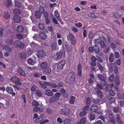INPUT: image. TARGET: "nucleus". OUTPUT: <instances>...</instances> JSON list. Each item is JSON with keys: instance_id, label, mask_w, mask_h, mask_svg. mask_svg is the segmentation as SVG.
<instances>
[{"instance_id": "obj_1", "label": "nucleus", "mask_w": 124, "mask_h": 124, "mask_svg": "<svg viewBox=\"0 0 124 124\" xmlns=\"http://www.w3.org/2000/svg\"><path fill=\"white\" fill-rule=\"evenodd\" d=\"M75 78V75L73 72H70L67 76L66 81L67 83L71 84L74 81Z\"/></svg>"}, {"instance_id": "obj_2", "label": "nucleus", "mask_w": 124, "mask_h": 124, "mask_svg": "<svg viewBox=\"0 0 124 124\" xmlns=\"http://www.w3.org/2000/svg\"><path fill=\"white\" fill-rule=\"evenodd\" d=\"M61 96V94L59 93H57L55 94V96H52L49 99V101L50 103L54 102L58 100L59 97Z\"/></svg>"}, {"instance_id": "obj_3", "label": "nucleus", "mask_w": 124, "mask_h": 124, "mask_svg": "<svg viewBox=\"0 0 124 124\" xmlns=\"http://www.w3.org/2000/svg\"><path fill=\"white\" fill-rule=\"evenodd\" d=\"M36 55L38 58H44L46 55L45 51L42 49L38 50Z\"/></svg>"}, {"instance_id": "obj_4", "label": "nucleus", "mask_w": 124, "mask_h": 124, "mask_svg": "<svg viewBox=\"0 0 124 124\" xmlns=\"http://www.w3.org/2000/svg\"><path fill=\"white\" fill-rule=\"evenodd\" d=\"M14 46L17 48L20 47L23 49L24 47V45L23 43L20 40H17L15 41L14 43Z\"/></svg>"}, {"instance_id": "obj_5", "label": "nucleus", "mask_w": 124, "mask_h": 124, "mask_svg": "<svg viewBox=\"0 0 124 124\" xmlns=\"http://www.w3.org/2000/svg\"><path fill=\"white\" fill-rule=\"evenodd\" d=\"M67 40L71 41V44L73 45L75 43V38L74 36L71 33H69L67 35Z\"/></svg>"}, {"instance_id": "obj_6", "label": "nucleus", "mask_w": 124, "mask_h": 124, "mask_svg": "<svg viewBox=\"0 0 124 124\" xmlns=\"http://www.w3.org/2000/svg\"><path fill=\"white\" fill-rule=\"evenodd\" d=\"M66 63V62L65 60H62L58 63L57 68L59 70L62 69Z\"/></svg>"}, {"instance_id": "obj_7", "label": "nucleus", "mask_w": 124, "mask_h": 124, "mask_svg": "<svg viewBox=\"0 0 124 124\" xmlns=\"http://www.w3.org/2000/svg\"><path fill=\"white\" fill-rule=\"evenodd\" d=\"M60 113L63 116H66L68 115L69 114L70 110L68 108H65L61 110Z\"/></svg>"}, {"instance_id": "obj_8", "label": "nucleus", "mask_w": 124, "mask_h": 124, "mask_svg": "<svg viewBox=\"0 0 124 124\" xmlns=\"http://www.w3.org/2000/svg\"><path fill=\"white\" fill-rule=\"evenodd\" d=\"M63 54V51H62L61 50L57 52L56 57L54 58V60L56 61H57L59 60L60 59L62 58Z\"/></svg>"}, {"instance_id": "obj_9", "label": "nucleus", "mask_w": 124, "mask_h": 124, "mask_svg": "<svg viewBox=\"0 0 124 124\" xmlns=\"http://www.w3.org/2000/svg\"><path fill=\"white\" fill-rule=\"evenodd\" d=\"M51 48L52 50H55L57 48V44L56 42L54 41L52 43L51 45Z\"/></svg>"}, {"instance_id": "obj_10", "label": "nucleus", "mask_w": 124, "mask_h": 124, "mask_svg": "<svg viewBox=\"0 0 124 124\" xmlns=\"http://www.w3.org/2000/svg\"><path fill=\"white\" fill-rule=\"evenodd\" d=\"M40 38L43 40H45L46 38V36L44 32H41L39 34Z\"/></svg>"}, {"instance_id": "obj_11", "label": "nucleus", "mask_w": 124, "mask_h": 124, "mask_svg": "<svg viewBox=\"0 0 124 124\" xmlns=\"http://www.w3.org/2000/svg\"><path fill=\"white\" fill-rule=\"evenodd\" d=\"M26 54L25 52H22L19 55L20 58L21 59L24 60H26Z\"/></svg>"}, {"instance_id": "obj_12", "label": "nucleus", "mask_w": 124, "mask_h": 124, "mask_svg": "<svg viewBox=\"0 0 124 124\" xmlns=\"http://www.w3.org/2000/svg\"><path fill=\"white\" fill-rule=\"evenodd\" d=\"M35 17L37 19H40L41 17V14L38 11H36L34 13Z\"/></svg>"}, {"instance_id": "obj_13", "label": "nucleus", "mask_w": 124, "mask_h": 124, "mask_svg": "<svg viewBox=\"0 0 124 124\" xmlns=\"http://www.w3.org/2000/svg\"><path fill=\"white\" fill-rule=\"evenodd\" d=\"M13 20L15 22L17 23H19L21 20V18L18 15H15L14 17Z\"/></svg>"}, {"instance_id": "obj_14", "label": "nucleus", "mask_w": 124, "mask_h": 124, "mask_svg": "<svg viewBox=\"0 0 124 124\" xmlns=\"http://www.w3.org/2000/svg\"><path fill=\"white\" fill-rule=\"evenodd\" d=\"M108 98L110 103L111 104L115 101V98L114 97H113L111 96H108Z\"/></svg>"}, {"instance_id": "obj_15", "label": "nucleus", "mask_w": 124, "mask_h": 124, "mask_svg": "<svg viewBox=\"0 0 124 124\" xmlns=\"http://www.w3.org/2000/svg\"><path fill=\"white\" fill-rule=\"evenodd\" d=\"M16 30L18 33L22 32L23 30V27L21 25H18L17 27Z\"/></svg>"}, {"instance_id": "obj_16", "label": "nucleus", "mask_w": 124, "mask_h": 124, "mask_svg": "<svg viewBox=\"0 0 124 124\" xmlns=\"http://www.w3.org/2000/svg\"><path fill=\"white\" fill-rule=\"evenodd\" d=\"M28 63L31 65H33L35 64L36 62L35 61L33 60L31 58H29L27 60Z\"/></svg>"}, {"instance_id": "obj_17", "label": "nucleus", "mask_w": 124, "mask_h": 124, "mask_svg": "<svg viewBox=\"0 0 124 124\" xmlns=\"http://www.w3.org/2000/svg\"><path fill=\"white\" fill-rule=\"evenodd\" d=\"M18 72L22 76L24 77L25 76V74L23 70L21 68H19L17 70Z\"/></svg>"}, {"instance_id": "obj_18", "label": "nucleus", "mask_w": 124, "mask_h": 124, "mask_svg": "<svg viewBox=\"0 0 124 124\" xmlns=\"http://www.w3.org/2000/svg\"><path fill=\"white\" fill-rule=\"evenodd\" d=\"M115 84L117 86H118L120 84L119 81V77L118 75H117L115 79Z\"/></svg>"}, {"instance_id": "obj_19", "label": "nucleus", "mask_w": 124, "mask_h": 124, "mask_svg": "<svg viewBox=\"0 0 124 124\" xmlns=\"http://www.w3.org/2000/svg\"><path fill=\"white\" fill-rule=\"evenodd\" d=\"M46 94L49 96H52L53 94L52 92L49 89H46L45 91Z\"/></svg>"}, {"instance_id": "obj_20", "label": "nucleus", "mask_w": 124, "mask_h": 124, "mask_svg": "<svg viewBox=\"0 0 124 124\" xmlns=\"http://www.w3.org/2000/svg\"><path fill=\"white\" fill-rule=\"evenodd\" d=\"M65 45L67 52L68 53H69L70 50V47L67 42H65Z\"/></svg>"}, {"instance_id": "obj_21", "label": "nucleus", "mask_w": 124, "mask_h": 124, "mask_svg": "<svg viewBox=\"0 0 124 124\" xmlns=\"http://www.w3.org/2000/svg\"><path fill=\"white\" fill-rule=\"evenodd\" d=\"M10 80L12 81L16 82L17 81H20V79L19 78L16 77V76H13L12 77L11 79Z\"/></svg>"}, {"instance_id": "obj_22", "label": "nucleus", "mask_w": 124, "mask_h": 124, "mask_svg": "<svg viewBox=\"0 0 124 124\" xmlns=\"http://www.w3.org/2000/svg\"><path fill=\"white\" fill-rule=\"evenodd\" d=\"M6 45H9L10 44L11 45H13L14 44V41L12 39H7L6 41Z\"/></svg>"}, {"instance_id": "obj_23", "label": "nucleus", "mask_w": 124, "mask_h": 124, "mask_svg": "<svg viewBox=\"0 0 124 124\" xmlns=\"http://www.w3.org/2000/svg\"><path fill=\"white\" fill-rule=\"evenodd\" d=\"M6 90V91L10 94H11L13 91V89L11 87H7Z\"/></svg>"}, {"instance_id": "obj_24", "label": "nucleus", "mask_w": 124, "mask_h": 124, "mask_svg": "<svg viewBox=\"0 0 124 124\" xmlns=\"http://www.w3.org/2000/svg\"><path fill=\"white\" fill-rule=\"evenodd\" d=\"M96 92L97 94L98 97L101 98H102L103 96V94L102 92L99 90H96Z\"/></svg>"}, {"instance_id": "obj_25", "label": "nucleus", "mask_w": 124, "mask_h": 124, "mask_svg": "<svg viewBox=\"0 0 124 124\" xmlns=\"http://www.w3.org/2000/svg\"><path fill=\"white\" fill-rule=\"evenodd\" d=\"M47 65V63L46 62H43L41 63L40 65V67L42 69H45Z\"/></svg>"}, {"instance_id": "obj_26", "label": "nucleus", "mask_w": 124, "mask_h": 124, "mask_svg": "<svg viewBox=\"0 0 124 124\" xmlns=\"http://www.w3.org/2000/svg\"><path fill=\"white\" fill-rule=\"evenodd\" d=\"M75 98L73 96H70V99L69 102L71 104H73L74 102Z\"/></svg>"}, {"instance_id": "obj_27", "label": "nucleus", "mask_w": 124, "mask_h": 124, "mask_svg": "<svg viewBox=\"0 0 124 124\" xmlns=\"http://www.w3.org/2000/svg\"><path fill=\"white\" fill-rule=\"evenodd\" d=\"M114 84H112V85H108L106 87V88L108 91L112 90V87H113Z\"/></svg>"}, {"instance_id": "obj_28", "label": "nucleus", "mask_w": 124, "mask_h": 124, "mask_svg": "<svg viewBox=\"0 0 124 124\" xmlns=\"http://www.w3.org/2000/svg\"><path fill=\"white\" fill-rule=\"evenodd\" d=\"M38 11H39L41 14H42L45 12V8L43 6H41L39 8Z\"/></svg>"}, {"instance_id": "obj_29", "label": "nucleus", "mask_w": 124, "mask_h": 124, "mask_svg": "<svg viewBox=\"0 0 124 124\" xmlns=\"http://www.w3.org/2000/svg\"><path fill=\"white\" fill-rule=\"evenodd\" d=\"M38 26L39 29L41 30H44L45 29V26L42 23H40L39 24Z\"/></svg>"}, {"instance_id": "obj_30", "label": "nucleus", "mask_w": 124, "mask_h": 124, "mask_svg": "<svg viewBox=\"0 0 124 124\" xmlns=\"http://www.w3.org/2000/svg\"><path fill=\"white\" fill-rule=\"evenodd\" d=\"M94 89L95 90H99L100 89H102V86L101 85L99 84H97L96 87H94Z\"/></svg>"}, {"instance_id": "obj_31", "label": "nucleus", "mask_w": 124, "mask_h": 124, "mask_svg": "<svg viewBox=\"0 0 124 124\" xmlns=\"http://www.w3.org/2000/svg\"><path fill=\"white\" fill-rule=\"evenodd\" d=\"M13 12L15 14L19 15L21 14L20 10L17 8L13 10Z\"/></svg>"}, {"instance_id": "obj_32", "label": "nucleus", "mask_w": 124, "mask_h": 124, "mask_svg": "<svg viewBox=\"0 0 124 124\" xmlns=\"http://www.w3.org/2000/svg\"><path fill=\"white\" fill-rule=\"evenodd\" d=\"M98 67L100 70L102 72H103L104 70V68L102 66L100 63L99 62L97 63Z\"/></svg>"}, {"instance_id": "obj_33", "label": "nucleus", "mask_w": 124, "mask_h": 124, "mask_svg": "<svg viewBox=\"0 0 124 124\" xmlns=\"http://www.w3.org/2000/svg\"><path fill=\"white\" fill-rule=\"evenodd\" d=\"M98 107L97 106H94L91 108V109L93 112H95L98 111Z\"/></svg>"}, {"instance_id": "obj_34", "label": "nucleus", "mask_w": 124, "mask_h": 124, "mask_svg": "<svg viewBox=\"0 0 124 124\" xmlns=\"http://www.w3.org/2000/svg\"><path fill=\"white\" fill-rule=\"evenodd\" d=\"M114 56L113 54H111L109 56V60L110 62H112L114 60Z\"/></svg>"}, {"instance_id": "obj_35", "label": "nucleus", "mask_w": 124, "mask_h": 124, "mask_svg": "<svg viewBox=\"0 0 124 124\" xmlns=\"http://www.w3.org/2000/svg\"><path fill=\"white\" fill-rule=\"evenodd\" d=\"M15 6L18 8H20L21 7V3L18 1H16L15 2Z\"/></svg>"}, {"instance_id": "obj_36", "label": "nucleus", "mask_w": 124, "mask_h": 124, "mask_svg": "<svg viewBox=\"0 0 124 124\" xmlns=\"http://www.w3.org/2000/svg\"><path fill=\"white\" fill-rule=\"evenodd\" d=\"M86 122V119L85 117H82L80 121L78 122L79 124H84Z\"/></svg>"}, {"instance_id": "obj_37", "label": "nucleus", "mask_w": 124, "mask_h": 124, "mask_svg": "<svg viewBox=\"0 0 124 124\" xmlns=\"http://www.w3.org/2000/svg\"><path fill=\"white\" fill-rule=\"evenodd\" d=\"M94 51L95 52H96L100 50V49L99 46L96 44L95 45L93 46Z\"/></svg>"}, {"instance_id": "obj_38", "label": "nucleus", "mask_w": 124, "mask_h": 124, "mask_svg": "<svg viewBox=\"0 0 124 124\" xmlns=\"http://www.w3.org/2000/svg\"><path fill=\"white\" fill-rule=\"evenodd\" d=\"M114 72L116 75L118 73V69L117 66L116 65L114 67Z\"/></svg>"}, {"instance_id": "obj_39", "label": "nucleus", "mask_w": 124, "mask_h": 124, "mask_svg": "<svg viewBox=\"0 0 124 124\" xmlns=\"http://www.w3.org/2000/svg\"><path fill=\"white\" fill-rule=\"evenodd\" d=\"M64 124H70V120L67 118H65L63 121Z\"/></svg>"}, {"instance_id": "obj_40", "label": "nucleus", "mask_w": 124, "mask_h": 124, "mask_svg": "<svg viewBox=\"0 0 124 124\" xmlns=\"http://www.w3.org/2000/svg\"><path fill=\"white\" fill-rule=\"evenodd\" d=\"M44 83L46 84V85H48V86H51L52 87H56V85H55L54 86V84L53 83H49L46 82H44Z\"/></svg>"}, {"instance_id": "obj_41", "label": "nucleus", "mask_w": 124, "mask_h": 124, "mask_svg": "<svg viewBox=\"0 0 124 124\" xmlns=\"http://www.w3.org/2000/svg\"><path fill=\"white\" fill-rule=\"evenodd\" d=\"M45 72L47 73H50L51 72V70L49 67H47L44 70Z\"/></svg>"}, {"instance_id": "obj_42", "label": "nucleus", "mask_w": 124, "mask_h": 124, "mask_svg": "<svg viewBox=\"0 0 124 124\" xmlns=\"http://www.w3.org/2000/svg\"><path fill=\"white\" fill-rule=\"evenodd\" d=\"M4 15H5V18L6 19H8L10 17V15L9 13L7 11H5Z\"/></svg>"}, {"instance_id": "obj_43", "label": "nucleus", "mask_w": 124, "mask_h": 124, "mask_svg": "<svg viewBox=\"0 0 124 124\" xmlns=\"http://www.w3.org/2000/svg\"><path fill=\"white\" fill-rule=\"evenodd\" d=\"M46 111L47 113L49 114H52L53 112V110L50 108H47L46 109Z\"/></svg>"}, {"instance_id": "obj_44", "label": "nucleus", "mask_w": 124, "mask_h": 124, "mask_svg": "<svg viewBox=\"0 0 124 124\" xmlns=\"http://www.w3.org/2000/svg\"><path fill=\"white\" fill-rule=\"evenodd\" d=\"M16 37L17 39H18V40H20L22 39L23 38V35L21 34H16Z\"/></svg>"}, {"instance_id": "obj_45", "label": "nucleus", "mask_w": 124, "mask_h": 124, "mask_svg": "<svg viewBox=\"0 0 124 124\" xmlns=\"http://www.w3.org/2000/svg\"><path fill=\"white\" fill-rule=\"evenodd\" d=\"M98 77L101 80L102 79L104 80L105 79V77L104 76L100 74H98Z\"/></svg>"}, {"instance_id": "obj_46", "label": "nucleus", "mask_w": 124, "mask_h": 124, "mask_svg": "<svg viewBox=\"0 0 124 124\" xmlns=\"http://www.w3.org/2000/svg\"><path fill=\"white\" fill-rule=\"evenodd\" d=\"M89 118L90 121H91L94 119L95 117L92 113H91L90 114Z\"/></svg>"}, {"instance_id": "obj_47", "label": "nucleus", "mask_w": 124, "mask_h": 124, "mask_svg": "<svg viewBox=\"0 0 124 124\" xmlns=\"http://www.w3.org/2000/svg\"><path fill=\"white\" fill-rule=\"evenodd\" d=\"M100 43L101 45L102 46L101 47L102 48H103L104 47H106V44L105 43L104 41L103 40H101L100 41Z\"/></svg>"}, {"instance_id": "obj_48", "label": "nucleus", "mask_w": 124, "mask_h": 124, "mask_svg": "<svg viewBox=\"0 0 124 124\" xmlns=\"http://www.w3.org/2000/svg\"><path fill=\"white\" fill-rule=\"evenodd\" d=\"M32 105L34 106H37L39 105L38 102L35 100H34L32 102Z\"/></svg>"}, {"instance_id": "obj_49", "label": "nucleus", "mask_w": 124, "mask_h": 124, "mask_svg": "<svg viewBox=\"0 0 124 124\" xmlns=\"http://www.w3.org/2000/svg\"><path fill=\"white\" fill-rule=\"evenodd\" d=\"M33 52V51L30 48H28L27 49V53L28 54L29 56L31 55Z\"/></svg>"}, {"instance_id": "obj_50", "label": "nucleus", "mask_w": 124, "mask_h": 124, "mask_svg": "<svg viewBox=\"0 0 124 124\" xmlns=\"http://www.w3.org/2000/svg\"><path fill=\"white\" fill-rule=\"evenodd\" d=\"M39 35L38 34H35L33 38L35 40L39 41Z\"/></svg>"}, {"instance_id": "obj_51", "label": "nucleus", "mask_w": 124, "mask_h": 124, "mask_svg": "<svg viewBox=\"0 0 124 124\" xmlns=\"http://www.w3.org/2000/svg\"><path fill=\"white\" fill-rule=\"evenodd\" d=\"M85 101L86 104L88 105L90 104L91 101V99L89 97L87 98L86 99Z\"/></svg>"}, {"instance_id": "obj_52", "label": "nucleus", "mask_w": 124, "mask_h": 124, "mask_svg": "<svg viewBox=\"0 0 124 124\" xmlns=\"http://www.w3.org/2000/svg\"><path fill=\"white\" fill-rule=\"evenodd\" d=\"M39 83L41 86L43 88H47L45 83H44V82L43 83H42L40 81H39Z\"/></svg>"}, {"instance_id": "obj_53", "label": "nucleus", "mask_w": 124, "mask_h": 124, "mask_svg": "<svg viewBox=\"0 0 124 124\" xmlns=\"http://www.w3.org/2000/svg\"><path fill=\"white\" fill-rule=\"evenodd\" d=\"M37 44L34 42H31L30 44V46L32 48H34L37 46Z\"/></svg>"}, {"instance_id": "obj_54", "label": "nucleus", "mask_w": 124, "mask_h": 124, "mask_svg": "<svg viewBox=\"0 0 124 124\" xmlns=\"http://www.w3.org/2000/svg\"><path fill=\"white\" fill-rule=\"evenodd\" d=\"M119 111V108L118 107H116L114 108V111L115 113H118Z\"/></svg>"}, {"instance_id": "obj_55", "label": "nucleus", "mask_w": 124, "mask_h": 124, "mask_svg": "<svg viewBox=\"0 0 124 124\" xmlns=\"http://www.w3.org/2000/svg\"><path fill=\"white\" fill-rule=\"evenodd\" d=\"M6 5L8 7H10L11 5V2L10 0H7L6 3Z\"/></svg>"}, {"instance_id": "obj_56", "label": "nucleus", "mask_w": 124, "mask_h": 124, "mask_svg": "<svg viewBox=\"0 0 124 124\" xmlns=\"http://www.w3.org/2000/svg\"><path fill=\"white\" fill-rule=\"evenodd\" d=\"M114 75L112 74L111 75L110 77L109 80V81L111 82H112L113 81L114 78Z\"/></svg>"}, {"instance_id": "obj_57", "label": "nucleus", "mask_w": 124, "mask_h": 124, "mask_svg": "<svg viewBox=\"0 0 124 124\" xmlns=\"http://www.w3.org/2000/svg\"><path fill=\"white\" fill-rule=\"evenodd\" d=\"M89 15L90 17L92 18H95L96 17V16L95 15V14L94 13H90Z\"/></svg>"}, {"instance_id": "obj_58", "label": "nucleus", "mask_w": 124, "mask_h": 124, "mask_svg": "<svg viewBox=\"0 0 124 124\" xmlns=\"http://www.w3.org/2000/svg\"><path fill=\"white\" fill-rule=\"evenodd\" d=\"M113 15L116 17L119 18L120 16V14L117 13L115 12H113Z\"/></svg>"}, {"instance_id": "obj_59", "label": "nucleus", "mask_w": 124, "mask_h": 124, "mask_svg": "<svg viewBox=\"0 0 124 124\" xmlns=\"http://www.w3.org/2000/svg\"><path fill=\"white\" fill-rule=\"evenodd\" d=\"M36 93L39 96H41L42 95V93H41L40 91L39 90H37L36 91Z\"/></svg>"}, {"instance_id": "obj_60", "label": "nucleus", "mask_w": 124, "mask_h": 124, "mask_svg": "<svg viewBox=\"0 0 124 124\" xmlns=\"http://www.w3.org/2000/svg\"><path fill=\"white\" fill-rule=\"evenodd\" d=\"M117 96L120 99H122L124 98V97L123 96L122 94L120 93H117Z\"/></svg>"}, {"instance_id": "obj_61", "label": "nucleus", "mask_w": 124, "mask_h": 124, "mask_svg": "<svg viewBox=\"0 0 124 124\" xmlns=\"http://www.w3.org/2000/svg\"><path fill=\"white\" fill-rule=\"evenodd\" d=\"M86 114V112L85 111H83L80 113L79 116L81 117H83Z\"/></svg>"}, {"instance_id": "obj_62", "label": "nucleus", "mask_w": 124, "mask_h": 124, "mask_svg": "<svg viewBox=\"0 0 124 124\" xmlns=\"http://www.w3.org/2000/svg\"><path fill=\"white\" fill-rule=\"evenodd\" d=\"M4 30V29L3 28H0V37H2V36L3 33L2 31Z\"/></svg>"}, {"instance_id": "obj_63", "label": "nucleus", "mask_w": 124, "mask_h": 124, "mask_svg": "<svg viewBox=\"0 0 124 124\" xmlns=\"http://www.w3.org/2000/svg\"><path fill=\"white\" fill-rule=\"evenodd\" d=\"M5 49L8 51L9 52H10L11 51V48L8 46V45L6 46L5 47Z\"/></svg>"}, {"instance_id": "obj_64", "label": "nucleus", "mask_w": 124, "mask_h": 124, "mask_svg": "<svg viewBox=\"0 0 124 124\" xmlns=\"http://www.w3.org/2000/svg\"><path fill=\"white\" fill-rule=\"evenodd\" d=\"M93 124H103L102 121L101 120H97L95 122H94Z\"/></svg>"}]
</instances>
